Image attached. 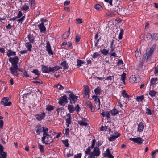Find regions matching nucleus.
<instances>
[{"mask_svg": "<svg viewBox=\"0 0 158 158\" xmlns=\"http://www.w3.org/2000/svg\"><path fill=\"white\" fill-rule=\"evenodd\" d=\"M45 113L43 112L40 114H37L35 115V117L37 120L39 121H41L45 117Z\"/></svg>", "mask_w": 158, "mask_h": 158, "instance_id": "6ab92c4d", "label": "nucleus"}, {"mask_svg": "<svg viewBox=\"0 0 158 158\" xmlns=\"http://www.w3.org/2000/svg\"><path fill=\"white\" fill-rule=\"evenodd\" d=\"M120 136V134L118 132H114L108 138V140L110 141H114L115 139Z\"/></svg>", "mask_w": 158, "mask_h": 158, "instance_id": "9d476101", "label": "nucleus"}, {"mask_svg": "<svg viewBox=\"0 0 158 158\" xmlns=\"http://www.w3.org/2000/svg\"><path fill=\"white\" fill-rule=\"evenodd\" d=\"M144 96L143 95L137 96L136 98V101L139 102H143V100L144 99Z\"/></svg>", "mask_w": 158, "mask_h": 158, "instance_id": "473e14b6", "label": "nucleus"}, {"mask_svg": "<svg viewBox=\"0 0 158 158\" xmlns=\"http://www.w3.org/2000/svg\"><path fill=\"white\" fill-rule=\"evenodd\" d=\"M158 81V79L157 77L152 78L150 81V86L154 85L156 84L157 81Z\"/></svg>", "mask_w": 158, "mask_h": 158, "instance_id": "a878e982", "label": "nucleus"}, {"mask_svg": "<svg viewBox=\"0 0 158 158\" xmlns=\"http://www.w3.org/2000/svg\"><path fill=\"white\" fill-rule=\"evenodd\" d=\"M131 78L133 80V81H131L132 83L139 82L141 80V78H140L139 76L138 75H132L131 77H130V79Z\"/></svg>", "mask_w": 158, "mask_h": 158, "instance_id": "ddd939ff", "label": "nucleus"}, {"mask_svg": "<svg viewBox=\"0 0 158 158\" xmlns=\"http://www.w3.org/2000/svg\"><path fill=\"white\" fill-rule=\"evenodd\" d=\"M68 102L67 96L64 95L59 99L58 103L60 105L64 106Z\"/></svg>", "mask_w": 158, "mask_h": 158, "instance_id": "0eeeda50", "label": "nucleus"}, {"mask_svg": "<svg viewBox=\"0 0 158 158\" xmlns=\"http://www.w3.org/2000/svg\"><path fill=\"white\" fill-rule=\"evenodd\" d=\"M153 40H158V34L154 33L152 35Z\"/></svg>", "mask_w": 158, "mask_h": 158, "instance_id": "864d4df0", "label": "nucleus"}, {"mask_svg": "<svg viewBox=\"0 0 158 158\" xmlns=\"http://www.w3.org/2000/svg\"><path fill=\"white\" fill-rule=\"evenodd\" d=\"M105 156L108 158H114V156L110 153L109 148L107 149L104 153Z\"/></svg>", "mask_w": 158, "mask_h": 158, "instance_id": "5701e85b", "label": "nucleus"}, {"mask_svg": "<svg viewBox=\"0 0 158 158\" xmlns=\"http://www.w3.org/2000/svg\"><path fill=\"white\" fill-rule=\"evenodd\" d=\"M157 94V92H156L154 90H150L149 94L151 97H155Z\"/></svg>", "mask_w": 158, "mask_h": 158, "instance_id": "c9c22d12", "label": "nucleus"}, {"mask_svg": "<svg viewBox=\"0 0 158 158\" xmlns=\"http://www.w3.org/2000/svg\"><path fill=\"white\" fill-rule=\"evenodd\" d=\"M95 8L98 11H100L102 9V6L98 4H97L95 5Z\"/></svg>", "mask_w": 158, "mask_h": 158, "instance_id": "79ce46f5", "label": "nucleus"}, {"mask_svg": "<svg viewBox=\"0 0 158 158\" xmlns=\"http://www.w3.org/2000/svg\"><path fill=\"white\" fill-rule=\"evenodd\" d=\"M42 70L43 72L48 73L50 72V67L46 66H43L42 67Z\"/></svg>", "mask_w": 158, "mask_h": 158, "instance_id": "b1692460", "label": "nucleus"}, {"mask_svg": "<svg viewBox=\"0 0 158 158\" xmlns=\"http://www.w3.org/2000/svg\"><path fill=\"white\" fill-rule=\"evenodd\" d=\"M6 53L8 57H10L13 56H15L16 55V52L11 50H8V52H6Z\"/></svg>", "mask_w": 158, "mask_h": 158, "instance_id": "393cba45", "label": "nucleus"}, {"mask_svg": "<svg viewBox=\"0 0 158 158\" xmlns=\"http://www.w3.org/2000/svg\"><path fill=\"white\" fill-rule=\"evenodd\" d=\"M28 38L30 43H33L34 41V38L33 35L29 34L28 35Z\"/></svg>", "mask_w": 158, "mask_h": 158, "instance_id": "2f4dec72", "label": "nucleus"}, {"mask_svg": "<svg viewBox=\"0 0 158 158\" xmlns=\"http://www.w3.org/2000/svg\"><path fill=\"white\" fill-rule=\"evenodd\" d=\"M67 118L66 119V123H67V127H69V125L71 123V114L70 113H68L66 114Z\"/></svg>", "mask_w": 158, "mask_h": 158, "instance_id": "4be33fe9", "label": "nucleus"}, {"mask_svg": "<svg viewBox=\"0 0 158 158\" xmlns=\"http://www.w3.org/2000/svg\"><path fill=\"white\" fill-rule=\"evenodd\" d=\"M60 65L63 67V69H67L69 68L68 64L67 63L66 61L65 60L64 61L62 62Z\"/></svg>", "mask_w": 158, "mask_h": 158, "instance_id": "c756f323", "label": "nucleus"}, {"mask_svg": "<svg viewBox=\"0 0 158 158\" xmlns=\"http://www.w3.org/2000/svg\"><path fill=\"white\" fill-rule=\"evenodd\" d=\"M92 97L94 99L95 107L98 110L100 109V102L99 98L98 96L95 95H93Z\"/></svg>", "mask_w": 158, "mask_h": 158, "instance_id": "6e6552de", "label": "nucleus"}, {"mask_svg": "<svg viewBox=\"0 0 158 158\" xmlns=\"http://www.w3.org/2000/svg\"><path fill=\"white\" fill-rule=\"evenodd\" d=\"M114 40H113L110 43V45L109 48H116L115 45L114 44Z\"/></svg>", "mask_w": 158, "mask_h": 158, "instance_id": "a18cd8bd", "label": "nucleus"}, {"mask_svg": "<svg viewBox=\"0 0 158 158\" xmlns=\"http://www.w3.org/2000/svg\"><path fill=\"white\" fill-rule=\"evenodd\" d=\"M144 127V123L142 122H140L138 125L137 131L139 132H142Z\"/></svg>", "mask_w": 158, "mask_h": 158, "instance_id": "a211bd4d", "label": "nucleus"}, {"mask_svg": "<svg viewBox=\"0 0 158 158\" xmlns=\"http://www.w3.org/2000/svg\"><path fill=\"white\" fill-rule=\"evenodd\" d=\"M54 109V107L51 105H48L46 106V109L50 111Z\"/></svg>", "mask_w": 158, "mask_h": 158, "instance_id": "58836bf2", "label": "nucleus"}, {"mask_svg": "<svg viewBox=\"0 0 158 158\" xmlns=\"http://www.w3.org/2000/svg\"><path fill=\"white\" fill-rule=\"evenodd\" d=\"M100 154V151L99 147L96 146L94 148L93 152L90 154L88 158H95V156H99Z\"/></svg>", "mask_w": 158, "mask_h": 158, "instance_id": "f03ea898", "label": "nucleus"}, {"mask_svg": "<svg viewBox=\"0 0 158 158\" xmlns=\"http://www.w3.org/2000/svg\"><path fill=\"white\" fill-rule=\"evenodd\" d=\"M141 52L140 51H139L138 50H136L135 52V56L136 58L139 57L141 55Z\"/></svg>", "mask_w": 158, "mask_h": 158, "instance_id": "4d7b16f0", "label": "nucleus"}, {"mask_svg": "<svg viewBox=\"0 0 158 158\" xmlns=\"http://www.w3.org/2000/svg\"><path fill=\"white\" fill-rule=\"evenodd\" d=\"M25 46L28 51H31L32 47V45L30 42L26 43L25 44Z\"/></svg>", "mask_w": 158, "mask_h": 158, "instance_id": "72a5a7b5", "label": "nucleus"}, {"mask_svg": "<svg viewBox=\"0 0 158 158\" xmlns=\"http://www.w3.org/2000/svg\"><path fill=\"white\" fill-rule=\"evenodd\" d=\"M121 80L123 82L124 84H125V80L126 77V74L123 73L121 77Z\"/></svg>", "mask_w": 158, "mask_h": 158, "instance_id": "ea45409f", "label": "nucleus"}, {"mask_svg": "<svg viewBox=\"0 0 158 158\" xmlns=\"http://www.w3.org/2000/svg\"><path fill=\"white\" fill-rule=\"evenodd\" d=\"M68 109L69 112L70 113H73L75 110V109L74 107H73L72 104H69L68 105Z\"/></svg>", "mask_w": 158, "mask_h": 158, "instance_id": "cd10ccee", "label": "nucleus"}, {"mask_svg": "<svg viewBox=\"0 0 158 158\" xmlns=\"http://www.w3.org/2000/svg\"><path fill=\"white\" fill-rule=\"evenodd\" d=\"M21 9L22 11H27L29 9V7L28 5L24 4L21 7Z\"/></svg>", "mask_w": 158, "mask_h": 158, "instance_id": "7c9ffc66", "label": "nucleus"}, {"mask_svg": "<svg viewBox=\"0 0 158 158\" xmlns=\"http://www.w3.org/2000/svg\"><path fill=\"white\" fill-rule=\"evenodd\" d=\"M46 128H48L47 127H42L40 125H38L36 127V132L38 135H39L40 134V133L42 132H43V133H44V131L46 130Z\"/></svg>", "mask_w": 158, "mask_h": 158, "instance_id": "4468645a", "label": "nucleus"}, {"mask_svg": "<svg viewBox=\"0 0 158 158\" xmlns=\"http://www.w3.org/2000/svg\"><path fill=\"white\" fill-rule=\"evenodd\" d=\"M46 50L48 52V54L52 55L53 52L51 49L49 42H48L46 43Z\"/></svg>", "mask_w": 158, "mask_h": 158, "instance_id": "2eb2a0df", "label": "nucleus"}, {"mask_svg": "<svg viewBox=\"0 0 158 158\" xmlns=\"http://www.w3.org/2000/svg\"><path fill=\"white\" fill-rule=\"evenodd\" d=\"M0 154L2 158H6V154L5 152L3 151L0 152Z\"/></svg>", "mask_w": 158, "mask_h": 158, "instance_id": "5fc2aeb1", "label": "nucleus"}, {"mask_svg": "<svg viewBox=\"0 0 158 158\" xmlns=\"http://www.w3.org/2000/svg\"><path fill=\"white\" fill-rule=\"evenodd\" d=\"M19 58L17 56L10 57L9 59V61L11 63L12 66H18L17 64L19 61Z\"/></svg>", "mask_w": 158, "mask_h": 158, "instance_id": "39448f33", "label": "nucleus"}, {"mask_svg": "<svg viewBox=\"0 0 158 158\" xmlns=\"http://www.w3.org/2000/svg\"><path fill=\"white\" fill-rule=\"evenodd\" d=\"M90 149H91V148L89 147H88V148L86 149V151L85 152V153L86 154L88 155L91 153V150Z\"/></svg>", "mask_w": 158, "mask_h": 158, "instance_id": "6e6d98bb", "label": "nucleus"}, {"mask_svg": "<svg viewBox=\"0 0 158 158\" xmlns=\"http://www.w3.org/2000/svg\"><path fill=\"white\" fill-rule=\"evenodd\" d=\"M48 128H46L44 131L43 136L41 138L42 143L45 145L51 143L53 141V140L52 138L51 135L48 134Z\"/></svg>", "mask_w": 158, "mask_h": 158, "instance_id": "f257e3e1", "label": "nucleus"}, {"mask_svg": "<svg viewBox=\"0 0 158 158\" xmlns=\"http://www.w3.org/2000/svg\"><path fill=\"white\" fill-rule=\"evenodd\" d=\"M63 144L66 147H68L69 146V143L68 142V140H65L64 141H63Z\"/></svg>", "mask_w": 158, "mask_h": 158, "instance_id": "bf43d9fd", "label": "nucleus"}, {"mask_svg": "<svg viewBox=\"0 0 158 158\" xmlns=\"http://www.w3.org/2000/svg\"><path fill=\"white\" fill-rule=\"evenodd\" d=\"M70 34V29L69 28L68 30L63 34L62 36V38L63 39L67 38L69 35Z\"/></svg>", "mask_w": 158, "mask_h": 158, "instance_id": "c85d7f7f", "label": "nucleus"}, {"mask_svg": "<svg viewBox=\"0 0 158 158\" xmlns=\"http://www.w3.org/2000/svg\"><path fill=\"white\" fill-rule=\"evenodd\" d=\"M66 93L69 94L68 95L69 96V97L68 98V99L70 100L71 104H72L71 100L73 101V103H75L77 100V97L76 96L71 92L67 91Z\"/></svg>", "mask_w": 158, "mask_h": 158, "instance_id": "423d86ee", "label": "nucleus"}, {"mask_svg": "<svg viewBox=\"0 0 158 158\" xmlns=\"http://www.w3.org/2000/svg\"><path fill=\"white\" fill-rule=\"evenodd\" d=\"M89 89L88 87H87L84 91V94L85 95H89Z\"/></svg>", "mask_w": 158, "mask_h": 158, "instance_id": "09e8293b", "label": "nucleus"}, {"mask_svg": "<svg viewBox=\"0 0 158 158\" xmlns=\"http://www.w3.org/2000/svg\"><path fill=\"white\" fill-rule=\"evenodd\" d=\"M32 73L37 75H38V76H39V75L40 74L39 71L37 69H35L33 70L32 71Z\"/></svg>", "mask_w": 158, "mask_h": 158, "instance_id": "0e129e2a", "label": "nucleus"}, {"mask_svg": "<svg viewBox=\"0 0 158 158\" xmlns=\"http://www.w3.org/2000/svg\"><path fill=\"white\" fill-rule=\"evenodd\" d=\"M115 48H110V52L109 54L111 56H113L114 57H116L117 55L115 52Z\"/></svg>", "mask_w": 158, "mask_h": 158, "instance_id": "412c9836", "label": "nucleus"}, {"mask_svg": "<svg viewBox=\"0 0 158 158\" xmlns=\"http://www.w3.org/2000/svg\"><path fill=\"white\" fill-rule=\"evenodd\" d=\"M124 32V31L123 30L121 29L120 31V32L119 33L118 38L119 40H121L122 38L123 35V34Z\"/></svg>", "mask_w": 158, "mask_h": 158, "instance_id": "c03bdc74", "label": "nucleus"}, {"mask_svg": "<svg viewBox=\"0 0 158 158\" xmlns=\"http://www.w3.org/2000/svg\"><path fill=\"white\" fill-rule=\"evenodd\" d=\"M146 114H147L148 115H151L152 113L151 110L149 109L146 108Z\"/></svg>", "mask_w": 158, "mask_h": 158, "instance_id": "13d9d810", "label": "nucleus"}, {"mask_svg": "<svg viewBox=\"0 0 158 158\" xmlns=\"http://www.w3.org/2000/svg\"><path fill=\"white\" fill-rule=\"evenodd\" d=\"M101 52L104 55H106L109 53L108 50H107L106 49H103V50H101Z\"/></svg>", "mask_w": 158, "mask_h": 158, "instance_id": "de8ad7c7", "label": "nucleus"}, {"mask_svg": "<svg viewBox=\"0 0 158 158\" xmlns=\"http://www.w3.org/2000/svg\"><path fill=\"white\" fill-rule=\"evenodd\" d=\"M78 123L80 125L82 126H86L87 125V123L83 120L78 121Z\"/></svg>", "mask_w": 158, "mask_h": 158, "instance_id": "a19ab883", "label": "nucleus"}, {"mask_svg": "<svg viewBox=\"0 0 158 158\" xmlns=\"http://www.w3.org/2000/svg\"><path fill=\"white\" fill-rule=\"evenodd\" d=\"M10 70L11 74L14 76H18L19 74V71L20 70L18 66H11L10 68Z\"/></svg>", "mask_w": 158, "mask_h": 158, "instance_id": "20e7f679", "label": "nucleus"}, {"mask_svg": "<svg viewBox=\"0 0 158 158\" xmlns=\"http://www.w3.org/2000/svg\"><path fill=\"white\" fill-rule=\"evenodd\" d=\"M56 87L58 88L60 90H62L64 89V87L61 85H57L56 86Z\"/></svg>", "mask_w": 158, "mask_h": 158, "instance_id": "e2e57ef3", "label": "nucleus"}, {"mask_svg": "<svg viewBox=\"0 0 158 158\" xmlns=\"http://www.w3.org/2000/svg\"><path fill=\"white\" fill-rule=\"evenodd\" d=\"M146 38L148 40H150L152 38V35L150 33H148L146 35Z\"/></svg>", "mask_w": 158, "mask_h": 158, "instance_id": "680f3d73", "label": "nucleus"}, {"mask_svg": "<svg viewBox=\"0 0 158 158\" xmlns=\"http://www.w3.org/2000/svg\"><path fill=\"white\" fill-rule=\"evenodd\" d=\"M101 91V89L100 87H98L96 88L94 90L95 94L96 95H99Z\"/></svg>", "mask_w": 158, "mask_h": 158, "instance_id": "4c0bfd02", "label": "nucleus"}, {"mask_svg": "<svg viewBox=\"0 0 158 158\" xmlns=\"http://www.w3.org/2000/svg\"><path fill=\"white\" fill-rule=\"evenodd\" d=\"M85 103L86 106L91 109L92 112H94L95 110V108L92 106V103L90 101L87 100L85 101Z\"/></svg>", "mask_w": 158, "mask_h": 158, "instance_id": "dca6fc26", "label": "nucleus"}, {"mask_svg": "<svg viewBox=\"0 0 158 158\" xmlns=\"http://www.w3.org/2000/svg\"><path fill=\"white\" fill-rule=\"evenodd\" d=\"M30 2L31 7L32 9H34L35 7V0H29Z\"/></svg>", "mask_w": 158, "mask_h": 158, "instance_id": "f704fd0d", "label": "nucleus"}, {"mask_svg": "<svg viewBox=\"0 0 158 158\" xmlns=\"http://www.w3.org/2000/svg\"><path fill=\"white\" fill-rule=\"evenodd\" d=\"M121 94L124 97H125L127 98H129V96L126 93V92L125 90H123L122 91Z\"/></svg>", "mask_w": 158, "mask_h": 158, "instance_id": "37998d69", "label": "nucleus"}, {"mask_svg": "<svg viewBox=\"0 0 158 158\" xmlns=\"http://www.w3.org/2000/svg\"><path fill=\"white\" fill-rule=\"evenodd\" d=\"M16 17L17 18H20L17 20L18 23H22L25 19V16L23 15L21 11L18 12Z\"/></svg>", "mask_w": 158, "mask_h": 158, "instance_id": "9b49d317", "label": "nucleus"}, {"mask_svg": "<svg viewBox=\"0 0 158 158\" xmlns=\"http://www.w3.org/2000/svg\"><path fill=\"white\" fill-rule=\"evenodd\" d=\"M119 111L118 110L116 109V108H114L112 110L110 111V113L111 115L112 116H115L116 115L118 114Z\"/></svg>", "mask_w": 158, "mask_h": 158, "instance_id": "bb28decb", "label": "nucleus"}, {"mask_svg": "<svg viewBox=\"0 0 158 158\" xmlns=\"http://www.w3.org/2000/svg\"><path fill=\"white\" fill-rule=\"evenodd\" d=\"M76 23L77 24H80L81 23L82 21V19H77L76 20Z\"/></svg>", "mask_w": 158, "mask_h": 158, "instance_id": "69168bd1", "label": "nucleus"}, {"mask_svg": "<svg viewBox=\"0 0 158 158\" xmlns=\"http://www.w3.org/2000/svg\"><path fill=\"white\" fill-rule=\"evenodd\" d=\"M23 77H29V76L28 74V73L26 71H25L23 72Z\"/></svg>", "mask_w": 158, "mask_h": 158, "instance_id": "338daca9", "label": "nucleus"}, {"mask_svg": "<svg viewBox=\"0 0 158 158\" xmlns=\"http://www.w3.org/2000/svg\"><path fill=\"white\" fill-rule=\"evenodd\" d=\"M60 69V67L58 66H55L52 68L50 67V72L56 71L59 70Z\"/></svg>", "mask_w": 158, "mask_h": 158, "instance_id": "e433bc0d", "label": "nucleus"}, {"mask_svg": "<svg viewBox=\"0 0 158 158\" xmlns=\"http://www.w3.org/2000/svg\"><path fill=\"white\" fill-rule=\"evenodd\" d=\"M83 62L80 60H77V67H80L83 64Z\"/></svg>", "mask_w": 158, "mask_h": 158, "instance_id": "49530a36", "label": "nucleus"}, {"mask_svg": "<svg viewBox=\"0 0 158 158\" xmlns=\"http://www.w3.org/2000/svg\"><path fill=\"white\" fill-rule=\"evenodd\" d=\"M39 29L41 32L44 33L46 30V28L44 26V24L43 23H41L38 25Z\"/></svg>", "mask_w": 158, "mask_h": 158, "instance_id": "f3484780", "label": "nucleus"}, {"mask_svg": "<svg viewBox=\"0 0 158 158\" xmlns=\"http://www.w3.org/2000/svg\"><path fill=\"white\" fill-rule=\"evenodd\" d=\"M100 55V54L99 53L95 52L92 55V57L94 59H95L99 56Z\"/></svg>", "mask_w": 158, "mask_h": 158, "instance_id": "8fccbe9b", "label": "nucleus"}, {"mask_svg": "<svg viewBox=\"0 0 158 158\" xmlns=\"http://www.w3.org/2000/svg\"><path fill=\"white\" fill-rule=\"evenodd\" d=\"M107 129V127L105 126H102L100 128V131H103L104 130H106Z\"/></svg>", "mask_w": 158, "mask_h": 158, "instance_id": "052dcab7", "label": "nucleus"}, {"mask_svg": "<svg viewBox=\"0 0 158 158\" xmlns=\"http://www.w3.org/2000/svg\"><path fill=\"white\" fill-rule=\"evenodd\" d=\"M101 115L102 117H106L109 119L110 118V113L107 111H104L101 113Z\"/></svg>", "mask_w": 158, "mask_h": 158, "instance_id": "aec40b11", "label": "nucleus"}, {"mask_svg": "<svg viewBox=\"0 0 158 158\" xmlns=\"http://www.w3.org/2000/svg\"><path fill=\"white\" fill-rule=\"evenodd\" d=\"M9 98L7 97L3 98L1 102V104L3 105L4 106H10L11 104V102H8Z\"/></svg>", "mask_w": 158, "mask_h": 158, "instance_id": "1a4fd4ad", "label": "nucleus"}, {"mask_svg": "<svg viewBox=\"0 0 158 158\" xmlns=\"http://www.w3.org/2000/svg\"><path fill=\"white\" fill-rule=\"evenodd\" d=\"M156 45L154 44L150 48H148L147 49L146 54L147 55V60H148L151 55L153 54L154 49L156 48Z\"/></svg>", "mask_w": 158, "mask_h": 158, "instance_id": "7ed1b4c3", "label": "nucleus"}, {"mask_svg": "<svg viewBox=\"0 0 158 158\" xmlns=\"http://www.w3.org/2000/svg\"><path fill=\"white\" fill-rule=\"evenodd\" d=\"M81 154L79 153L75 155L74 156V158H81Z\"/></svg>", "mask_w": 158, "mask_h": 158, "instance_id": "774afa93", "label": "nucleus"}, {"mask_svg": "<svg viewBox=\"0 0 158 158\" xmlns=\"http://www.w3.org/2000/svg\"><path fill=\"white\" fill-rule=\"evenodd\" d=\"M38 146L40 150V151L42 153H43L44 150L43 146L39 144L38 145Z\"/></svg>", "mask_w": 158, "mask_h": 158, "instance_id": "603ef678", "label": "nucleus"}, {"mask_svg": "<svg viewBox=\"0 0 158 158\" xmlns=\"http://www.w3.org/2000/svg\"><path fill=\"white\" fill-rule=\"evenodd\" d=\"M95 142L96 140L95 139H94L92 140L91 141V146H89V147L91 148V149H93V148H94V146H95Z\"/></svg>", "mask_w": 158, "mask_h": 158, "instance_id": "3c124183", "label": "nucleus"}, {"mask_svg": "<svg viewBox=\"0 0 158 158\" xmlns=\"http://www.w3.org/2000/svg\"><path fill=\"white\" fill-rule=\"evenodd\" d=\"M129 139L131 141L136 143L138 144H141L143 141V139L140 137H137L136 138H129Z\"/></svg>", "mask_w": 158, "mask_h": 158, "instance_id": "f8f14e48", "label": "nucleus"}]
</instances>
